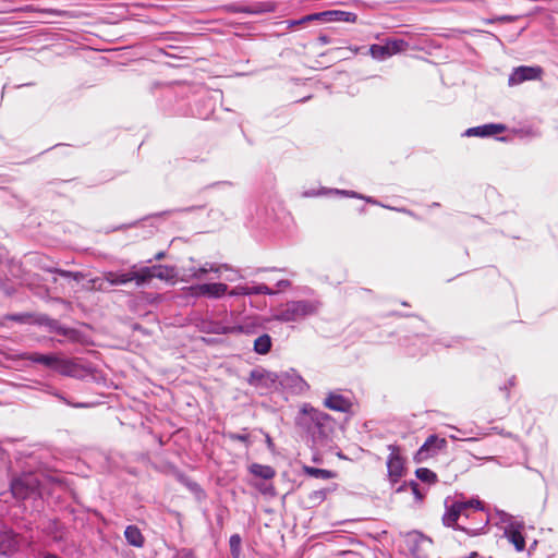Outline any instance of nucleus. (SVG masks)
<instances>
[{"label":"nucleus","instance_id":"f257e3e1","mask_svg":"<svg viewBox=\"0 0 558 558\" xmlns=\"http://www.w3.org/2000/svg\"><path fill=\"white\" fill-rule=\"evenodd\" d=\"M296 424L312 437L315 444H323L333 427L330 415L308 404H304L301 409Z\"/></svg>","mask_w":558,"mask_h":558},{"label":"nucleus","instance_id":"f03ea898","mask_svg":"<svg viewBox=\"0 0 558 558\" xmlns=\"http://www.w3.org/2000/svg\"><path fill=\"white\" fill-rule=\"evenodd\" d=\"M445 507L446 511L442 515V522L448 527L461 530L471 536H476L480 535L488 524L487 515H481L480 525H466L464 523H459L461 520V511L465 508L462 500L447 498L445 500Z\"/></svg>","mask_w":558,"mask_h":558},{"label":"nucleus","instance_id":"7ed1b4c3","mask_svg":"<svg viewBox=\"0 0 558 558\" xmlns=\"http://www.w3.org/2000/svg\"><path fill=\"white\" fill-rule=\"evenodd\" d=\"M319 308V302L312 300L289 301L275 314V319L282 323L299 322L314 315Z\"/></svg>","mask_w":558,"mask_h":558},{"label":"nucleus","instance_id":"20e7f679","mask_svg":"<svg viewBox=\"0 0 558 558\" xmlns=\"http://www.w3.org/2000/svg\"><path fill=\"white\" fill-rule=\"evenodd\" d=\"M41 477L40 474L28 472L12 478L10 488L13 497L24 500L41 496L44 489Z\"/></svg>","mask_w":558,"mask_h":558},{"label":"nucleus","instance_id":"39448f33","mask_svg":"<svg viewBox=\"0 0 558 558\" xmlns=\"http://www.w3.org/2000/svg\"><path fill=\"white\" fill-rule=\"evenodd\" d=\"M24 359L33 363L43 364L46 367L54 369L65 376H71L74 372V364L71 361L60 359L54 354L31 352L26 353Z\"/></svg>","mask_w":558,"mask_h":558},{"label":"nucleus","instance_id":"423d86ee","mask_svg":"<svg viewBox=\"0 0 558 558\" xmlns=\"http://www.w3.org/2000/svg\"><path fill=\"white\" fill-rule=\"evenodd\" d=\"M388 449L390 451L387 459V472L388 478L392 485L397 484L400 478L404 475V459L400 453V448L397 445H389Z\"/></svg>","mask_w":558,"mask_h":558},{"label":"nucleus","instance_id":"0eeeda50","mask_svg":"<svg viewBox=\"0 0 558 558\" xmlns=\"http://www.w3.org/2000/svg\"><path fill=\"white\" fill-rule=\"evenodd\" d=\"M408 47L403 39H388L384 45L374 44L369 47L371 56L376 60H386L391 56L402 52Z\"/></svg>","mask_w":558,"mask_h":558},{"label":"nucleus","instance_id":"6e6552de","mask_svg":"<svg viewBox=\"0 0 558 558\" xmlns=\"http://www.w3.org/2000/svg\"><path fill=\"white\" fill-rule=\"evenodd\" d=\"M542 75L543 69L538 65H520L518 68H514L510 73L508 84L509 86H515L526 81H537L542 78Z\"/></svg>","mask_w":558,"mask_h":558},{"label":"nucleus","instance_id":"1a4fd4ad","mask_svg":"<svg viewBox=\"0 0 558 558\" xmlns=\"http://www.w3.org/2000/svg\"><path fill=\"white\" fill-rule=\"evenodd\" d=\"M231 266L228 264H218V263H205L201 266H190L185 268V276L191 280H204L208 272L216 274L217 278L220 277V272L222 270H230Z\"/></svg>","mask_w":558,"mask_h":558},{"label":"nucleus","instance_id":"9d476101","mask_svg":"<svg viewBox=\"0 0 558 558\" xmlns=\"http://www.w3.org/2000/svg\"><path fill=\"white\" fill-rule=\"evenodd\" d=\"M228 291V286L222 282L198 283L191 286L189 292L195 298L219 299Z\"/></svg>","mask_w":558,"mask_h":558},{"label":"nucleus","instance_id":"9b49d317","mask_svg":"<svg viewBox=\"0 0 558 558\" xmlns=\"http://www.w3.org/2000/svg\"><path fill=\"white\" fill-rule=\"evenodd\" d=\"M446 446L447 441L445 438H440L437 435H430L417 450L415 460L417 462H422L428 458L435 457L438 452L444 450Z\"/></svg>","mask_w":558,"mask_h":558},{"label":"nucleus","instance_id":"f8f14e48","mask_svg":"<svg viewBox=\"0 0 558 558\" xmlns=\"http://www.w3.org/2000/svg\"><path fill=\"white\" fill-rule=\"evenodd\" d=\"M140 272V283L144 286L148 283L151 279L158 278L160 280H169L174 277L173 268L166 265H154L150 267H138Z\"/></svg>","mask_w":558,"mask_h":558},{"label":"nucleus","instance_id":"ddd939ff","mask_svg":"<svg viewBox=\"0 0 558 558\" xmlns=\"http://www.w3.org/2000/svg\"><path fill=\"white\" fill-rule=\"evenodd\" d=\"M140 272L138 267L133 265L128 271H106L105 280L110 286H122L126 284L131 281H134L137 287H141L140 283Z\"/></svg>","mask_w":558,"mask_h":558},{"label":"nucleus","instance_id":"4468645a","mask_svg":"<svg viewBox=\"0 0 558 558\" xmlns=\"http://www.w3.org/2000/svg\"><path fill=\"white\" fill-rule=\"evenodd\" d=\"M277 376L263 368L251 371L247 383L257 389H269L276 381Z\"/></svg>","mask_w":558,"mask_h":558},{"label":"nucleus","instance_id":"2eb2a0df","mask_svg":"<svg viewBox=\"0 0 558 558\" xmlns=\"http://www.w3.org/2000/svg\"><path fill=\"white\" fill-rule=\"evenodd\" d=\"M19 536L5 525L0 526V554L10 555L19 548Z\"/></svg>","mask_w":558,"mask_h":558},{"label":"nucleus","instance_id":"dca6fc26","mask_svg":"<svg viewBox=\"0 0 558 558\" xmlns=\"http://www.w3.org/2000/svg\"><path fill=\"white\" fill-rule=\"evenodd\" d=\"M324 405L329 410L345 413L351 410L352 402L339 391H330L324 400Z\"/></svg>","mask_w":558,"mask_h":558},{"label":"nucleus","instance_id":"f3484780","mask_svg":"<svg viewBox=\"0 0 558 558\" xmlns=\"http://www.w3.org/2000/svg\"><path fill=\"white\" fill-rule=\"evenodd\" d=\"M280 384L294 393H302L308 389L307 383L293 369L281 376Z\"/></svg>","mask_w":558,"mask_h":558},{"label":"nucleus","instance_id":"a211bd4d","mask_svg":"<svg viewBox=\"0 0 558 558\" xmlns=\"http://www.w3.org/2000/svg\"><path fill=\"white\" fill-rule=\"evenodd\" d=\"M506 130V125L499 123H488L474 128H470L464 132L465 136H478V137H488L492 135H496L502 133Z\"/></svg>","mask_w":558,"mask_h":558},{"label":"nucleus","instance_id":"6ab92c4d","mask_svg":"<svg viewBox=\"0 0 558 558\" xmlns=\"http://www.w3.org/2000/svg\"><path fill=\"white\" fill-rule=\"evenodd\" d=\"M276 291L270 289L268 286L264 283L255 284L252 287L248 286H236L232 290L229 291L230 296H240V295H253V294H265L272 295Z\"/></svg>","mask_w":558,"mask_h":558},{"label":"nucleus","instance_id":"aec40b11","mask_svg":"<svg viewBox=\"0 0 558 558\" xmlns=\"http://www.w3.org/2000/svg\"><path fill=\"white\" fill-rule=\"evenodd\" d=\"M462 504H464L465 508L461 511V521L472 519L477 521L476 525H480L481 515H485L482 502L477 499H471L469 501L462 500Z\"/></svg>","mask_w":558,"mask_h":558},{"label":"nucleus","instance_id":"412c9836","mask_svg":"<svg viewBox=\"0 0 558 558\" xmlns=\"http://www.w3.org/2000/svg\"><path fill=\"white\" fill-rule=\"evenodd\" d=\"M124 537L131 546L141 548L144 546L145 538L136 525H128L124 530Z\"/></svg>","mask_w":558,"mask_h":558},{"label":"nucleus","instance_id":"4be33fe9","mask_svg":"<svg viewBox=\"0 0 558 558\" xmlns=\"http://www.w3.org/2000/svg\"><path fill=\"white\" fill-rule=\"evenodd\" d=\"M205 331L217 335L240 333L243 331V327L241 325H225L222 323H209Z\"/></svg>","mask_w":558,"mask_h":558},{"label":"nucleus","instance_id":"5701e85b","mask_svg":"<svg viewBox=\"0 0 558 558\" xmlns=\"http://www.w3.org/2000/svg\"><path fill=\"white\" fill-rule=\"evenodd\" d=\"M505 536L511 544H513L518 551H522L524 549L525 539L519 530L514 529L513 526H510L505 530Z\"/></svg>","mask_w":558,"mask_h":558},{"label":"nucleus","instance_id":"b1692460","mask_svg":"<svg viewBox=\"0 0 558 558\" xmlns=\"http://www.w3.org/2000/svg\"><path fill=\"white\" fill-rule=\"evenodd\" d=\"M250 472L264 480H271L276 475V471L270 465H263L258 463L251 464Z\"/></svg>","mask_w":558,"mask_h":558},{"label":"nucleus","instance_id":"393cba45","mask_svg":"<svg viewBox=\"0 0 558 558\" xmlns=\"http://www.w3.org/2000/svg\"><path fill=\"white\" fill-rule=\"evenodd\" d=\"M272 342L269 335L264 333L255 339L254 351L257 354H267L271 349Z\"/></svg>","mask_w":558,"mask_h":558},{"label":"nucleus","instance_id":"a878e982","mask_svg":"<svg viewBox=\"0 0 558 558\" xmlns=\"http://www.w3.org/2000/svg\"><path fill=\"white\" fill-rule=\"evenodd\" d=\"M457 432V434L449 435L452 440H463V441H477L480 435H485L484 433L477 432L476 436H473V430H466L462 428L451 427Z\"/></svg>","mask_w":558,"mask_h":558},{"label":"nucleus","instance_id":"bb28decb","mask_svg":"<svg viewBox=\"0 0 558 558\" xmlns=\"http://www.w3.org/2000/svg\"><path fill=\"white\" fill-rule=\"evenodd\" d=\"M303 471L306 475H310L315 478L329 480L335 476V474L329 470L317 469L314 466H304Z\"/></svg>","mask_w":558,"mask_h":558},{"label":"nucleus","instance_id":"cd10ccee","mask_svg":"<svg viewBox=\"0 0 558 558\" xmlns=\"http://www.w3.org/2000/svg\"><path fill=\"white\" fill-rule=\"evenodd\" d=\"M329 489L322 488L313 490L308 494L307 500L312 506L320 505L327 497Z\"/></svg>","mask_w":558,"mask_h":558},{"label":"nucleus","instance_id":"c85d7f7f","mask_svg":"<svg viewBox=\"0 0 558 558\" xmlns=\"http://www.w3.org/2000/svg\"><path fill=\"white\" fill-rule=\"evenodd\" d=\"M415 474L418 480H421L422 482H425V483H434V482H436V478H437L436 474L426 468L417 469Z\"/></svg>","mask_w":558,"mask_h":558},{"label":"nucleus","instance_id":"c756f323","mask_svg":"<svg viewBox=\"0 0 558 558\" xmlns=\"http://www.w3.org/2000/svg\"><path fill=\"white\" fill-rule=\"evenodd\" d=\"M86 289L92 291H107V281L105 280V277L90 279L87 282Z\"/></svg>","mask_w":558,"mask_h":558},{"label":"nucleus","instance_id":"7c9ffc66","mask_svg":"<svg viewBox=\"0 0 558 558\" xmlns=\"http://www.w3.org/2000/svg\"><path fill=\"white\" fill-rule=\"evenodd\" d=\"M408 486L412 489V493L414 494L415 498L417 500H422L423 495L421 494V492L418 489V484L414 481H411L410 483H404V484L400 485L398 488H396V492L400 493V492L404 490Z\"/></svg>","mask_w":558,"mask_h":558},{"label":"nucleus","instance_id":"2f4dec72","mask_svg":"<svg viewBox=\"0 0 558 558\" xmlns=\"http://www.w3.org/2000/svg\"><path fill=\"white\" fill-rule=\"evenodd\" d=\"M230 550L233 557H238L240 555L241 549V537L239 534H233L230 536Z\"/></svg>","mask_w":558,"mask_h":558},{"label":"nucleus","instance_id":"473e14b6","mask_svg":"<svg viewBox=\"0 0 558 558\" xmlns=\"http://www.w3.org/2000/svg\"><path fill=\"white\" fill-rule=\"evenodd\" d=\"M336 21L353 23L356 20V14L352 12L335 10Z\"/></svg>","mask_w":558,"mask_h":558},{"label":"nucleus","instance_id":"72a5a7b5","mask_svg":"<svg viewBox=\"0 0 558 558\" xmlns=\"http://www.w3.org/2000/svg\"><path fill=\"white\" fill-rule=\"evenodd\" d=\"M48 529L53 533L54 539L61 541L63 538V526L59 522L53 521Z\"/></svg>","mask_w":558,"mask_h":558},{"label":"nucleus","instance_id":"f704fd0d","mask_svg":"<svg viewBox=\"0 0 558 558\" xmlns=\"http://www.w3.org/2000/svg\"><path fill=\"white\" fill-rule=\"evenodd\" d=\"M49 393L53 395L54 397H57L59 400H61L62 402L66 403L68 405H71L73 408H86L87 404L86 403H71L70 401H68L65 399L64 396L58 393V392H52V391H49Z\"/></svg>","mask_w":558,"mask_h":558},{"label":"nucleus","instance_id":"c9c22d12","mask_svg":"<svg viewBox=\"0 0 558 558\" xmlns=\"http://www.w3.org/2000/svg\"><path fill=\"white\" fill-rule=\"evenodd\" d=\"M335 14H336L335 10L319 12L320 21L322 22H332V21H336Z\"/></svg>","mask_w":558,"mask_h":558},{"label":"nucleus","instance_id":"e433bc0d","mask_svg":"<svg viewBox=\"0 0 558 558\" xmlns=\"http://www.w3.org/2000/svg\"><path fill=\"white\" fill-rule=\"evenodd\" d=\"M229 437H230V439L236 440V441H242V442L248 441V434L232 433V434H230Z\"/></svg>","mask_w":558,"mask_h":558},{"label":"nucleus","instance_id":"4c0bfd02","mask_svg":"<svg viewBox=\"0 0 558 558\" xmlns=\"http://www.w3.org/2000/svg\"><path fill=\"white\" fill-rule=\"evenodd\" d=\"M175 558H196L191 549L183 548L178 551Z\"/></svg>","mask_w":558,"mask_h":558},{"label":"nucleus","instance_id":"58836bf2","mask_svg":"<svg viewBox=\"0 0 558 558\" xmlns=\"http://www.w3.org/2000/svg\"><path fill=\"white\" fill-rule=\"evenodd\" d=\"M331 192H332V193H336V194L345 195V196L364 198L363 196L359 195V194H357V193H355V192H350V191H345V190H332Z\"/></svg>","mask_w":558,"mask_h":558},{"label":"nucleus","instance_id":"ea45409f","mask_svg":"<svg viewBox=\"0 0 558 558\" xmlns=\"http://www.w3.org/2000/svg\"><path fill=\"white\" fill-rule=\"evenodd\" d=\"M229 271L232 272V274H230L229 277H227V280H229V281H234L236 279H242L243 278V276L241 274H239L238 270H234L232 267H231V269Z\"/></svg>","mask_w":558,"mask_h":558},{"label":"nucleus","instance_id":"a19ab883","mask_svg":"<svg viewBox=\"0 0 558 558\" xmlns=\"http://www.w3.org/2000/svg\"><path fill=\"white\" fill-rule=\"evenodd\" d=\"M52 271L57 272L58 275H60L61 277H64V278H71V275H73V271L63 270V269H53Z\"/></svg>","mask_w":558,"mask_h":558},{"label":"nucleus","instance_id":"79ce46f5","mask_svg":"<svg viewBox=\"0 0 558 558\" xmlns=\"http://www.w3.org/2000/svg\"><path fill=\"white\" fill-rule=\"evenodd\" d=\"M318 43L322 44V45H328L331 43V39L325 35V34H320L317 38Z\"/></svg>","mask_w":558,"mask_h":558},{"label":"nucleus","instance_id":"37998d69","mask_svg":"<svg viewBox=\"0 0 558 558\" xmlns=\"http://www.w3.org/2000/svg\"><path fill=\"white\" fill-rule=\"evenodd\" d=\"M290 284H291L290 281L286 280V279L279 280L277 282L278 289H286V288L290 287Z\"/></svg>","mask_w":558,"mask_h":558},{"label":"nucleus","instance_id":"c03bdc74","mask_svg":"<svg viewBox=\"0 0 558 558\" xmlns=\"http://www.w3.org/2000/svg\"><path fill=\"white\" fill-rule=\"evenodd\" d=\"M306 19H310L311 22H313V21H320L319 12L318 13L308 14V15H306Z\"/></svg>","mask_w":558,"mask_h":558},{"label":"nucleus","instance_id":"a18cd8bd","mask_svg":"<svg viewBox=\"0 0 558 558\" xmlns=\"http://www.w3.org/2000/svg\"><path fill=\"white\" fill-rule=\"evenodd\" d=\"M514 379V377L510 378L508 381V386L505 387V389L507 390V398H509V388L515 385Z\"/></svg>","mask_w":558,"mask_h":558},{"label":"nucleus","instance_id":"49530a36","mask_svg":"<svg viewBox=\"0 0 558 558\" xmlns=\"http://www.w3.org/2000/svg\"><path fill=\"white\" fill-rule=\"evenodd\" d=\"M83 277H84V276H83V274H82V272H78V271L73 272V275H71V278H72L73 280H75V281H80V280H82V279H83Z\"/></svg>","mask_w":558,"mask_h":558},{"label":"nucleus","instance_id":"de8ad7c7","mask_svg":"<svg viewBox=\"0 0 558 558\" xmlns=\"http://www.w3.org/2000/svg\"><path fill=\"white\" fill-rule=\"evenodd\" d=\"M307 22H311V20L306 19V15L298 20V24H305Z\"/></svg>","mask_w":558,"mask_h":558},{"label":"nucleus","instance_id":"09e8293b","mask_svg":"<svg viewBox=\"0 0 558 558\" xmlns=\"http://www.w3.org/2000/svg\"><path fill=\"white\" fill-rule=\"evenodd\" d=\"M165 257V252H159L155 255V259L156 260H160Z\"/></svg>","mask_w":558,"mask_h":558},{"label":"nucleus","instance_id":"8fccbe9b","mask_svg":"<svg viewBox=\"0 0 558 558\" xmlns=\"http://www.w3.org/2000/svg\"><path fill=\"white\" fill-rule=\"evenodd\" d=\"M316 195H319V193H315V192H305L304 193V196H306V197L316 196Z\"/></svg>","mask_w":558,"mask_h":558},{"label":"nucleus","instance_id":"3c124183","mask_svg":"<svg viewBox=\"0 0 558 558\" xmlns=\"http://www.w3.org/2000/svg\"><path fill=\"white\" fill-rule=\"evenodd\" d=\"M289 24H290V26L299 25V24H298V20L290 21V23H289Z\"/></svg>","mask_w":558,"mask_h":558},{"label":"nucleus","instance_id":"603ef678","mask_svg":"<svg viewBox=\"0 0 558 558\" xmlns=\"http://www.w3.org/2000/svg\"><path fill=\"white\" fill-rule=\"evenodd\" d=\"M367 203H376L375 201H373L372 198L367 197L365 198Z\"/></svg>","mask_w":558,"mask_h":558},{"label":"nucleus","instance_id":"864d4df0","mask_svg":"<svg viewBox=\"0 0 558 558\" xmlns=\"http://www.w3.org/2000/svg\"><path fill=\"white\" fill-rule=\"evenodd\" d=\"M45 558H58L56 555H48Z\"/></svg>","mask_w":558,"mask_h":558},{"label":"nucleus","instance_id":"5fc2aeb1","mask_svg":"<svg viewBox=\"0 0 558 558\" xmlns=\"http://www.w3.org/2000/svg\"><path fill=\"white\" fill-rule=\"evenodd\" d=\"M398 210H399V211H403V213H408V214H410V211H409V210H407V209H398Z\"/></svg>","mask_w":558,"mask_h":558},{"label":"nucleus","instance_id":"6e6d98bb","mask_svg":"<svg viewBox=\"0 0 558 558\" xmlns=\"http://www.w3.org/2000/svg\"><path fill=\"white\" fill-rule=\"evenodd\" d=\"M263 493H267L268 492V487L267 488H264L262 489Z\"/></svg>","mask_w":558,"mask_h":558}]
</instances>
